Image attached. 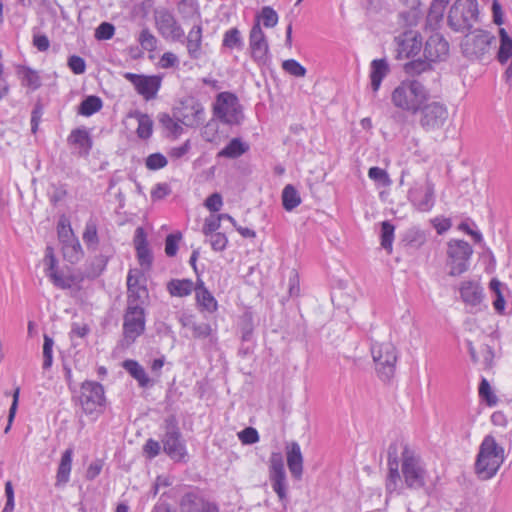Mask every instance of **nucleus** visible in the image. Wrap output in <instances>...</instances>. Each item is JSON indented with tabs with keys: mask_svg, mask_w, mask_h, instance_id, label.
<instances>
[{
	"mask_svg": "<svg viewBox=\"0 0 512 512\" xmlns=\"http://www.w3.org/2000/svg\"><path fill=\"white\" fill-rule=\"evenodd\" d=\"M430 97L429 89L422 82L417 79H406L392 91L391 102L396 108L414 115Z\"/></svg>",
	"mask_w": 512,
	"mask_h": 512,
	"instance_id": "f257e3e1",
	"label": "nucleus"
},
{
	"mask_svg": "<svg viewBox=\"0 0 512 512\" xmlns=\"http://www.w3.org/2000/svg\"><path fill=\"white\" fill-rule=\"evenodd\" d=\"M505 460L504 447L491 434L482 440L475 460V473L481 480L493 478Z\"/></svg>",
	"mask_w": 512,
	"mask_h": 512,
	"instance_id": "f03ea898",
	"label": "nucleus"
},
{
	"mask_svg": "<svg viewBox=\"0 0 512 512\" xmlns=\"http://www.w3.org/2000/svg\"><path fill=\"white\" fill-rule=\"evenodd\" d=\"M477 0H457L450 8L449 26L457 32H468L478 17Z\"/></svg>",
	"mask_w": 512,
	"mask_h": 512,
	"instance_id": "7ed1b4c3",
	"label": "nucleus"
},
{
	"mask_svg": "<svg viewBox=\"0 0 512 512\" xmlns=\"http://www.w3.org/2000/svg\"><path fill=\"white\" fill-rule=\"evenodd\" d=\"M213 115L228 125H239L244 118L239 100L231 92H221L216 96Z\"/></svg>",
	"mask_w": 512,
	"mask_h": 512,
	"instance_id": "20e7f679",
	"label": "nucleus"
},
{
	"mask_svg": "<svg viewBox=\"0 0 512 512\" xmlns=\"http://www.w3.org/2000/svg\"><path fill=\"white\" fill-rule=\"evenodd\" d=\"M371 354L376 364L379 376L384 380H390L394 375L398 352L391 342L374 343L371 346Z\"/></svg>",
	"mask_w": 512,
	"mask_h": 512,
	"instance_id": "39448f33",
	"label": "nucleus"
},
{
	"mask_svg": "<svg viewBox=\"0 0 512 512\" xmlns=\"http://www.w3.org/2000/svg\"><path fill=\"white\" fill-rule=\"evenodd\" d=\"M79 402L85 414L99 416L105 408L104 387L95 381H84L81 385Z\"/></svg>",
	"mask_w": 512,
	"mask_h": 512,
	"instance_id": "423d86ee",
	"label": "nucleus"
},
{
	"mask_svg": "<svg viewBox=\"0 0 512 512\" xmlns=\"http://www.w3.org/2000/svg\"><path fill=\"white\" fill-rule=\"evenodd\" d=\"M418 113V123L425 132L442 129L449 117L447 106L440 101L426 102Z\"/></svg>",
	"mask_w": 512,
	"mask_h": 512,
	"instance_id": "0eeeda50",
	"label": "nucleus"
},
{
	"mask_svg": "<svg viewBox=\"0 0 512 512\" xmlns=\"http://www.w3.org/2000/svg\"><path fill=\"white\" fill-rule=\"evenodd\" d=\"M401 472L408 488L418 490L426 485L427 471L414 450L405 451Z\"/></svg>",
	"mask_w": 512,
	"mask_h": 512,
	"instance_id": "6e6552de",
	"label": "nucleus"
},
{
	"mask_svg": "<svg viewBox=\"0 0 512 512\" xmlns=\"http://www.w3.org/2000/svg\"><path fill=\"white\" fill-rule=\"evenodd\" d=\"M473 254L470 244L464 240H450L447 248V265L449 275L458 276L469 268V260Z\"/></svg>",
	"mask_w": 512,
	"mask_h": 512,
	"instance_id": "1a4fd4ad",
	"label": "nucleus"
},
{
	"mask_svg": "<svg viewBox=\"0 0 512 512\" xmlns=\"http://www.w3.org/2000/svg\"><path fill=\"white\" fill-rule=\"evenodd\" d=\"M165 434L162 439L163 448L172 459L182 460L186 455V447L182 441L178 421L174 415L168 416L164 421Z\"/></svg>",
	"mask_w": 512,
	"mask_h": 512,
	"instance_id": "9d476101",
	"label": "nucleus"
},
{
	"mask_svg": "<svg viewBox=\"0 0 512 512\" xmlns=\"http://www.w3.org/2000/svg\"><path fill=\"white\" fill-rule=\"evenodd\" d=\"M249 51L251 58L258 66H264L270 62L268 39L260 26L259 19H255L249 32Z\"/></svg>",
	"mask_w": 512,
	"mask_h": 512,
	"instance_id": "9b49d317",
	"label": "nucleus"
},
{
	"mask_svg": "<svg viewBox=\"0 0 512 512\" xmlns=\"http://www.w3.org/2000/svg\"><path fill=\"white\" fill-rule=\"evenodd\" d=\"M406 450H412L409 445L403 440H395L388 447V475L386 478V491L390 494L395 492L400 482L399 473V460L398 456L401 454V463L405 456Z\"/></svg>",
	"mask_w": 512,
	"mask_h": 512,
	"instance_id": "f8f14e48",
	"label": "nucleus"
},
{
	"mask_svg": "<svg viewBox=\"0 0 512 512\" xmlns=\"http://www.w3.org/2000/svg\"><path fill=\"white\" fill-rule=\"evenodd\" d=\"M495 40L494 35L483 30H475L466 35L462 43L463 52L471 59L482 60L489 53L491 44Z\"/></svg>",
	"mask_w": 512,
	"mask_h": 512,
	"instance_id": "ddd939ff",
	"label": "nucleus"
},
{
	"mask_svg": "<svg viewBox=\"0 0 512 512\" xmlns=\"http://www.w3.org/2000/svg\"><path fill=\"white\" fill-rule=\"evenodd\" d=\"M146 316L144 308L127 306L123 316V335L128 343L134 342L145 331Z\"/></svg>",
	"mask_w": 512,
	"mask_h": 512,
	"instance_id": "4468645a",
	"label": "nucleus"
},
{
	"mask_svg": "<svg viewBox=\"0 0 512 512\" xmlns=\"http://www.w3.org/2000/svg\"><path fill=\"white\" fill-rule=\"evenodd\" d=\"M155 25L164 39L172 42L183 40L184 30L169 10L161 9L155 12Z\"/></svg>",
	"mask_w": 512,
	"mask_h": 512,
	"instance_id": "2eb2a0df",
	"label": "nucleus"
},
{
	"mask_svg": "<svg viewBox=\"0 0 512 512\" xmlns=\"http://www.w3.org/2000/svg\"><path fill=\"white\" fill-rule=\"evenodd\" d=\"M57 233L59 241L63 246L64 256L68 257L71 261L78 260L82 255L81 244L66 217H61L58 221Z\"/></svg>",
	"mask_w": 512,
	"mask_h": 512,
	"instance_id": "dca6fc26",
	"label": "nucleus"
},
{
	"mask_svg": "<svg viewBox=\"0 0 512 512\" xmlns=\"http://www.w3.org/2000/svg\"><path fill=\"white\" fill-rule=\"evenodd\" d=\"M269 479L274 492L280 501L287 499L286 472L281 453L274 452L269 459Z\"/></svg>",
	"mask_w": 512,
	"mask_h": 512,
	"instance_id": "f3484780",
	"label": "nucleus"
},
{
	"mask_svg": "<svg viewBox=\"0 0 512 512\" xmlns=\"http://www.w3.org/2000/svg\"><path fill=\"white\" fill-rule=\"evenodd\" d=\"M124 78L128 80L135 88L137 93L145 100L149 101L156 97L162 83V78L158 75H142L127 72Z\"/></svg>",
	"mask_w": 512,
	"mask_h": 512,
	"instance_id": "a211bd4d",
	"label": "nucleus"
},
{
	"mask_svg": "<svg viewBox=\"0 0 512 512\" xmlns=\"http://www.w3.org/2000/svg\"><path fill=\"white\" fill-rule=\"evenodd\" d=\"M176 117L187 127H197L205 120V110L200 102L191 99L182 103Z\"/></svg>",
	"mask_w": 512,
	"mask_h": 512,
	"instance_id": "6ab92c4d",
	"label": "nucleus"
},
{
	"mask_svg": "<svg viewBox=\"0 0 512 512\" xmlns=\"http://www.w3.org/2000/svg\"><path fill=\"white\" fill-rule=\"evenodd\" d=\"M179 506L180 512H219L216 503L193 491L187 492L181 497Z\"/></svg>",
	"mask_w": 512,
	"mask_h": 512,
	"instance_id": "aec40b11",
	"label": "nucleus"
},
{
	"mask_svg": "<svg viewBox=\"0 0 512 512\" xmlns=\"http://www.w3.org/2000/svg\"><path fill=\"white\" fill-rule=\"evenodd\" d=\"M449 53V43L440 34L431 35L424 47V56L429 62L443 61Z\"/></svg>",
	"mask_w": 512,
	"mask_h": 512,
	"instance_id": "412c9836",
	"label": "nucleus"
},
{
	"mask_svg": "<svg viewBox=\"0 0 512 512\" xmlns=\"http://www.w3.org/2000/svg\"><path fill=\"white\" fill-rule=\"evenodd\" d=\"M409 199L420 211H429L434 205V186L429 181L424 186L409 191Z\"/></svg>",
	"mask_w": 512,
	"mask_h": 512,
	"instance_id": "4be33fe9",
	"label": "nucleus"
},
{
	"mask_svg": "<svg viewBox=\"0 0 512 512\" xmlns=\"http://www.w3.org/2000/svg\"><path fill=\"white\" fill-rule=\"evenodd\" d=\"M185 44L187 54L192 60H198L203 56V28L201 24H195L188 32L187 36L180 41Z\"/></svg>",
	"mask_w": 512,
	"mask_h": 512,
	"instance_id": "5701e85b",
	"label": "nucleus"
},
{
	"mask_svg": "<svg viewBox=\"0 0 512 512\" xmlns=\"http://www.w3.org/2000/svg\"><path fill=\"white\" fill-rule=\"evenodd\" d=\"M398 44V57L409 58L417 55L422 48L420 35L414 32L404 33L396 38Z\"/></svg>",
	"mask_w": 512,
	"mask_h": 512,
	"instance_id": "b1692460",
	"label": "nucleus"
},
{
	"mask_svg": "<svg viewBox=\"0 0 512 512\" xmlns=\"http://www.w3.org/2000/svg\"><path fill=\"white\" fill-rule=\"evenodd\" d=\"M67 142L77 149V153L80 156H88L93 145L92 138L86 128L72 130L67 138Z\"/></svg>",
	"mask_w": 512,
	"mask_h": 512,
	"instance_id": "393cba45",
	"label": "nucleus"
},
{
	"mask_svg": "<svg viewBox=\"0 0 512 512\" xmlns=\"http://www.w3.org/2000/svg\"><path fill=\"white\" fill-rule=\"evenodd\" d=\"M133 242L139 264L142 267L150 268L152 265L153 256L148 247L146 233L142 227H138L136 229Z\"/></svg>",
	"mask_w": 512,
	"mask_h": 512,
	"instance_id": "a878e982",
	"label": "nucleus"
},
{
	"mask_svg": "<svg viewBox=\"0 0 512 512\" xmlns=\"http://www.w3.org/2000/svg\"><path fill=\"white\" fill-rule=\"evenodd\" d=\"M287 465L291 475L299 480L303 473V456L300 445L297 442H291L286 446Z\"/></svg>",
	"mask_w": 512,
	"mask_h": 512,
	"instance_id": "bb28decb",
	"label": "nucleus"
},
{
	"mask_svg": "<svg viewBox=\"0 0 512 512\" xmlns=\"http://www.w3.org/2000/svg\"><path fill=\"white\" fill-rule=\"evenodd\" d=\"M390 73V65L385 58L374 59L370 63V80L371 88L376 93L383 81V79Z\"/></svg>",
	"mask_w": 512,
	"mask_h": 512,
	"instance_id": "cd10ccee",
	"label": "nucleus"
},
{
	"mask_svg": "<svg viewBox=\"0 0 512 512\" xmlns=\"http://www.w3.org/2000/svg\"><path fill=\"white\" fill-rule=\"evenodd\" d=\"M462 300L470 306H477L483 299V289L477 281H465L461 284Z\"/></svg>",
	"mask_w": 512,
	"mask_h": 512,
	"instance_id": "c85d7f7f",
	"label": "nucleus"
},
{
	"mask_svg": "<svg viewBox=\"0 0 512 512\" xmlns=\"http://www.w3.org/2000/svg\"><path fill=\"white\" fill-rule=\"evenodd\" d=\"M196 302L197 305L209 313L217 310L218 304L215 297L205 287L204 282L200 279L197 280L195 286Z\"/></svg>",
	"mask_w": 512,
	"mask_h": 512,
	"instance_id": "c756f323",
	"label": "nucleus"
},
{
	"mask_svg": "<svg viewBox=\"0 0 512 512\" xmlns=\"http://www.w3.org/2000/svg\"><path fill=\"white\" fill-rule=\"evenodd\" d=\"M73 448H67L61 456L56 473V487L65 486L70 480V473L72 468Z\"/></svg>",
	"mask_w": 512,
	"mask_h": 512,
	"instance_id": "7c9ffc66",
	"label": "nucleus"
},
{
	"mask_svg": "<svg viewBox=\"0 0 512 512\" xmlns=\"http://www.w3.org/2000/svg\"><path fill=\"white\" fill-rule=\"evenodd\" d=\"M180 323L183 327L191 330L193 337L197 339L207 338L212 332L210 324L197 322L191 315L181 317Z\"/></svg>",
	"mask_w": 512,
	"mask_h": 512,
	"instance_id": "2f4dec72",
	"label": "nucleus"
},
{
	"mask_svg": "<svg viewBox=\"0 0 512 512\" xmlns=\"http://www.w3.org/2000/svg\"><path fill=\"white\" fill-rule=\"evenodd\" d=\"M195 286L190 279H172L167 283L166 289L173 297H186L195 291Z\"/></svg>",
	"mask_w": 512,
	"mask_h": 512,
	"instance_id": "473e14b6",
	"label": "nucleus"
},
{
	"mask_svg": "<svg viewBox=\"0 0 512 512\" xmlns=\"http://www.w3.org/2000/svg\"><path fill=\"white\" fill-rule=\"evenodd\" d=\"M249 150V145L240 138H233L222 150L217 154L219 158L236 159L245 154Z\"/></svg>",
	"mask_w": 512,
	"mask_h": 512,
	"instance_id": "72a5a7b5",
	"label": "nucleus"
},
{
	"mask_svg": "<svg viewBox=\"0 0 512 512\" xmlns=\"http://www.w3.org/2000/svg\"><path fill=\"white\" fill-rule=\"evenodd\" d=\"M52 284L62 290L70 289L73 285L81 282L82 278L78 277L75 274H66L62 270H57L55 272L49 273L47 276Z\"/></svg>",
	"mask_w": 512,
	"mask_h": 512,
	"instance_id": "f704fd0d",
	"label": "nucleus"
},
{
	"mask_svg": "<svg viewBox=\"0 0 512 512\" xmlns=\"http://www.w3.org/2000/svg\"><path fill=\"white\" fill-rule=\"evenodd\" d=\"M122 366L138 382L140 387L145 388L150 385V378L137 361L128 359L123 362Z\"/></svg>",
	"mask_w": 512,
	"mask_h": 512,
	"instance_id": "c9c22d12",
	"label": "nucleus"
},
{
	"mask_svg": "<svg viewBox=\"0 0 512 512\" xmlns=\"http://www.w3.org/2000/svg\"><path fill=\"white\" fill-rule=\"evenodd\" d=\"M148 296V290L144 285L127 289V306L144 308Z\"/></svg>",
	"mask_w": 512,
	"mask_h": 512,
	"instance_id": "e433bc0d",
	"label": "nucleus"
},
{
	"mask_svg": "<svg viewBox=\"0 0 512 512\" xmlns=\"http://www.w3.org/2000/svg\"><path fill=\"white\" fill-rule=\"evenodd\" d=\"M301 203V197L296 188L288 184L282 191V204L286 211H292Z\"/></svg>",
	"mask_w": 512,
	"mask_h": 512,
	"instance_id": "4c0bfd02",
	"label": "nucleus"
},
{
	"mask_svg": "<svg viewBox=\"0 0 512 512\" xmlns=\"http://www.w3.org/2000/svg\"><path fill=\"white\" fill-rule=\"evenodd\" d=\"M450 0H433L427 15L428 23L437 25L443 19L444 12L449 4Z\"/></svg>",
	"mask_w": 512,
	"mask_h": 512,
	"instance_id": "58836bf2",
	"label": "nucleus"
},
{
	"mask_svg": "<svg viewBox=\"0 0 512 512\" xmlns=\"http://www.w3.org/2000/svg\"><path fill=\"white\" fill-rule=\"evenodd\" d=\"M499 34L500 47L497 53V59L500 63L504 64L512 56V38L503 28L500 29Z\"/></svg>",
	"mask_w": 512,
	"mask_h": 512,
	"instance_id": "ea45409f",
	"label": "nucleus"
},
{
	"mask_svg": "<svg viewBox=\"0 0 512 512\" xmlns=\"http://www.w3.org/2000/svg\"><path fill=\"white\" fill-rule=\"evenodd\" d=\"M135 118L138 122L136 133L141 139H148L151 137L153 132V121L147 115L140 112H136Z\"/></svg>",
	"mask_w": 512,
	"mask_h": 512,
	"instance_id": "a19ab883",
	"label": "nucleus"
},
{
	"mask_svg": "<svg viewBox=\"0 0 512 512\" xmlns=\"http://www.w3.org/2000/svg\"><path fill=\"white\" fill-rule=\"evenodd\" d=\"M103 106V102L98 96H88L85 98L79 106V114L83 116H91L98 112Z\"/></svg>",
	"mask_w": 512,
	"mask_h": 512,
	"instance_id": "79ce46f5",
	"label": "nucleus"
},
{
	"mask_svg": "<svg viewBox=\"0 0 512 512\" xmlns=\"http://www.w3.org/2000/svg\"><path fill=\"white\" fill-rule=\"evenodd\" d=\"M222 45L228 49H242L243 38L238 28L233 27L224 33Z\"/></svg>",
	"mask_w": 512,
	"mask_h": 512,
	"instance_id": "37998d69",
	"label": "nucleus"
},
{
	"mask_svg": "<svg viewBox=\"0 0 512 512\" xmlns=\"http://www.w3.org/2000/svg\"><path fill=\"white\" fill-rule=\"evenodd\" d=\"M82 237L88 247L92 246L93 248H95L98 245L99 238L96 219L90 218L86 222Z\"/></svg>",
	"mask_w": 512,
	"mask_h": 512,
	"instance_id": "c03bdc74",
	"label": "nucleus"
},
{
	"mask_svg": "<svg viewBox=\"0 0 512 512\" xmlns=\"http://www.w3.org/2000/svg\"><path fill=\"white\" fill-rule=\"evenodd\" d=\"M395 227L388 221L381 224V246L390 254L394 240Z\"/></svg>",
	"mask_w": 512,
	"mask_h": 512,
	"instance_id": "a18cd8bd",
	"label": "nucleus"
},
{
	"mask_svg": "<svg viewBox=\"0 0 512 512\" xmlns=\"http://www.w3.org/2000/svg\"><path fill=\"white\" fill-rule=\"evenodd\" d=\"M478 392L480 398L483 399L488 406H495L498 403V398L492 391L490 383L486 378H482Z\"/></svg>",
	"mask_w": 512,
	"mask_h": 512,
	"instance_id": "49530a36",
	"label": "nucleus"
},
{
	"mask_svg": "<svg viewBox=\"0 0 512 512\" xmlns=\"http://www.w3.org/2000/svg\"><path fill=\"white\" fill-rule=\"evenodd\" d=\"M255 19H259L260 23L262 22L266 28H273L278 23V15L270 6L263 7Z\"/></svg>",
	"mask_w": 512,
	"mask_h": 512,
	"instance_id": "de8ad7c7",
	"label": "nucleus"
},
{
	"mask_svg": "<svg viewBox=\"0 0 512 512\" xmlns=\"http://www.w3.org/2000/svg\"><path fill=\"white\" fill-rule=\"evenodd\" d=\"M138 42L144 50L152 52L156 50L158 40L148 28H144L138 36Z\"/></svg>",
	"mask_w": 512,
	"mask_h": 512,
	"instance_id": "09e8293b",
	"label": "nucleus"
},
{
	"mask_svg": "<svg viewBox=\"0 0 512 512\" xmlns=\"http://www.w3.org/2000/svg\"><path fill=\"white\" fill-rule=\"evenodd\" d=\"M282 69L291 76L304 77L306 68L295 59H288L282 62Z\"/></svg>",
	"mask_w": 512,
	"mask_h": 512,
	"instance_id": "8fccbe9b",
	"label": "nucleus"
},
{
	"mask_svg": "<svg viewBox=\"0 0 512 512\" xmlns=\"http://www.w3.org/2000/svg\"><path fill=\"white\" fill-rule=\"evenodd\" d=\"M43 369H49L53 363L54 340L47 334L43 336Z\"/></svg>",
	"mask_w": 512,
	"mask_h": 512,
	"instance_id": "3c124183",
	"label": "nucleus"
},
{
	"mask_svg": "<svg viewBox=\"0 0 512 512\" xmlns=\"http://www.w3.org/2000/svg\"><path fill=\"white\" fill-rule=\"evenodd\" d=\"M159 122L171 135L174 137H178L182 133V127L179 124V121H175L168 114H161L159 117Z\"/></svg>",
	"mask_w": 512,
	"mask_h": 512,
	"instance_id": "603ef678",
	"label": "nucleus"
},
{
	"mask_svg": "<svg viewBox=\"0 0 512 512\" xmlns=\"http://www.w3.org/2000/svg\"><path fill=\"white\" fill-rule=\"evenodd\" d=\"M168 164L167 158L161 153H152L145 159L146 168L152 171L164 168Z\"/></svg>",
	"mask_w": 512,
	"mask_h": 512,
	"instance_id": "864d4df0",
	"label": "nucleus"
},
{
	"mask_svg": "<svg viewBox=\"0 0 512 512\" xmlns=\"http://www.w3.org/2000/svg\"><path fill=\"white\" fill-rule=\"evenodd\" d=\"M202 138L210 143H217L219 140L218 126L214 121L208 122L201 132Z\"/></svg>",
	"mask_w": 512,
	"mask_h": 512,
	"instance_id": "5fc2aeb1",
	"label": "nucleus"
},
{
	"mask_svg": "<svg viewBox=\"0 0 512 512\" xmlns=\"http://www.w3.org/2000/svg\"><path fill=\"white\" fill-rule=\"evenodd\" d=\"M430 63L426 58L414 60L405 65V70L408 74H421L430 68Z\"/></svg>",
	"mask_w": 512,
	"mask_h": 512,
	"instance_id": "6e6d98bb",
	"label": "nucleus"
},
{
	"mask_svg": "<svg viewBox=\"0 0 512 512\" xmlns=\"http://www.w3.org/2000/svg\"><path fill=\"white\" fill-rule=\"evenodd\" d=\"M115 34V27L111 23L102 22L95 31V38L98 40H109Z\"/></svg>",
	"mask_w": 512,
	"mask_h": 512,
	"instance_id": "4d7b16f0",
	"label": "nucleus"
},
{
	"mask_svg": "<svg viewBox=\"0 0 512 512\" xmlns=\"http://www.w3.org/2000/svg\"><path fill=\"white\" fill-rule=\"evenodd\" d=\"M238 438L243 444H254L259 441V434L253 427H247L238 433Z\"/></svg>",
	"mask_w": 512,
	"mask_h": 512,
	"instance_id": "13d9d810",
	"label": "nucleus"
},
{
	"mask_svg": "<svg viewBox=\"0 0 512 512\" xmlns=\"http://www.w3.org/2000/svg\"><path fill=\"white\" fill-rule=\"evenodd\" d=\"M23 81L27 86H29L33 90H36L41 86L39 75L37 74V72L33 71L30 68H24Z\"/></svg>",
	"mask_w": 512,
	"mask_h": 512,
	"instance_id": "bf43d9fd",
	"label": "nucleus"
},
{
	"mask_svg": "<svg viewBox=\"0 0 512 512\" xmlns=\"http://www.w3.org/2000/svg\"><path fill=\"white\" fill-rule=\"evenodd\" d=\"M181 239V234H169L165 241V253L169 257L176 255L178 251V241Z\"/></svg>",
	"mask_w": 512,
	"mask_h": 512,
	"instance_id": "052dcab7",
	"label": "nucleus"
},
{
	"mask_svg": "<svg viewBox=\"0 0 512 512\" xmlns=\"http://www.w3.org/2000/svg\"><path fill=\"white\" fill-rule=\"evenodd\" d=\"M220 222L221 219L219 215L206 218L202 229L204 235L209 236L214 234L220 228Z\"/></svg>",
	"mask_w": 512,
	"mask_h": 512,
	"instance_id": "680f3d73",
	"label": "nucleus"
},
{
	"mask_svg": "<svg viewBox=\"0 0 512 512\" xmlns=\"http://www.w3.org/2000/svg\"><path fill=\"white\" fill-rule=\"evenodd\" d=\"M210 236V244L213 250L215 251H223L228 243V239L225 234L216 232Z\"/></svg>",
	"mask_w": 512,
	"mask_h": 512,
	"instance_id": "e2e57ef3",
	"label": "nucleus"
},
{
	"mask_svg": "<svg viewBox=\"0 0 512 512\" xmlns=\"http://www.w3.org/2000/svg\"><path fill=\"white\" fill-rule=\"evenodd\" d=\"M44 263L46 266L45 270H44L46 276H48L49 273H51V272H55V271L59 270L58 266H57V259L54 256V253H53V250L51 247H47V249H46Z\"/></svg>",
	"mask_w": 512,
	"mask_h": 512,
	"instance_id": "0e129e2a",
	"label": "nucleus"
},
{
	"mask_svg": "<svg viewBox=\"0 0 512 512\" xmlns=\"http://www.w3.org/2000/svg\"><path fill=\"white\" fill-rule=\"evenodd\" d=\"M68 67L75 74H83L86 70V64L82 57L72 55L68 59Z\"/></svg>",
	"mask_w": 512,
	"mask_h": 512,
	"instance_id": "69168bd1",
	"label": "nucleus"
},
{
	"mask_svg": "<svg viewBox=\"0 0 512 512\" xmlns=\"http://www.w3.org/2000/svg\"><path fill=\"white\" fill-rule=\"evenodd\" d=\"M368 176L370 179L383 185L390 182L387 172L379 167H371L368 171Z\"/></svg>",
	"mask_w": 512,
	"mask_h": 512,
	"instance_id": "338daca9",
	"label": "nucleus"
},
{
	"mask_svg": "<svg viewBox=\"0 0 512 512\" xmlns=\"http://www.w3.org/2000/svg\"><path fill=\"white\" fill-rule=\"evenodd\" d=\"M480 354L482 357V360H480V362L483 364L484 369L492 368L494 359L493 349L489 345H482L480 347Z\"/></svg>",
	"mask_w": 512,
	"mask_h": 512,
	"instance_id": "774afa93",
	"label": "nucleus"
}]
</instances>
